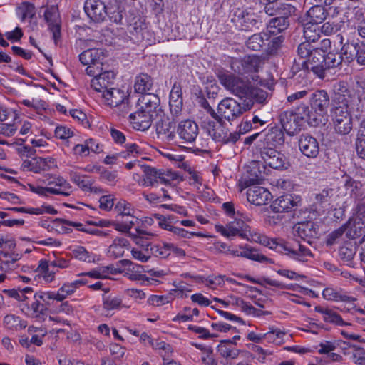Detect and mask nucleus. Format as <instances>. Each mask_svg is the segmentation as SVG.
Instances as JSON below:
<instances>
[{"mask_svg": "<svg viewBox=\"0 0 365 365\" xmlns=\"http://www.w3.org/2000/svg\"><path fill=\"white\" fill-rule=\"evenodd\" d=\"M361 89L359 83L355 86H349L344 81L336 83L332 97L333 107L339 106L350 110L357 101H361Z\"/></svg>", "mask_w": 365, "mask_h": 365, "instance_id": "1", "label": "nucleus"}, {"mask_svg": "<svg viewBox=\"0 0 365 365\" xmlns=\"http://www.w3.org/2000/svg\"><path fill=\"white\" fill-rule=\"evenodd\" d=\"M84 10L93 21H103L106 17L115 23H120L123 19L121 11L116 6H106L103 0H86Z\"/></svg>", "mask_w": 365, "mask_h": 365, "instance_id": "2", "label": "nucleus"}, {"mask_svg": "<svg viewBox=\"0 0 365 365\" xmlns=\"http://www.w3.org/2000/svg\"><path fill=\"white\" fill-rule=\"evenodd\" d=\"M29 187L33 192L43 197L50 195L68 197L73 190L72 185L66 178L57 175H51L48 178L46 187L29 184Z\"/></svg>", "mask_w": 365, "mask_h": 365, "instance_id": "3", "label": "nucleus"}, {"mask_svg": "<svg viewBox=\"0 0 365 365\" xmlns=\"http://www.w3.org/2000/svg\"><path fill=\"white\" fill-rule=\"evenodd\" d=\"M250 109L251 105H249V103L241 106L234 98H225L217 106L216 120H222V119L228 121L233 120L242 115L244 112Z\"/></svg>", "mask_w": 365, "mask_h": 365, "instance_id": "4", "label": "nucleus"}, {"mask_svg": "<svg viewBox=\"0 0 365 365\" xmlns=\"http://www.w3.org/2000/svg\"><path fill=\"white\" fill-rule=\"evenodd\" d=\"M102 98L105 104L115 108V112L124 115L130 110L129 96L127 92L119 88H110L103 91Z\"/></svg>", "mask_w": 365, "mask_h": 365, "instance_id": "5", "label": "nucleus"}, {"mask_svg": "<svg viewBox=\"0 0 365 365\" xmlns=\"http://www.w3.org/2000/svg\"><path fill=\"white\" fill-rule=\"evenodd\" d=\"M217 77L225 88L235 96L242 99L247 96L249 85L242 78L226 71H219Z\"/></svg>", "mask_w": 365, "mask_h": 365, "instance_id": "6", "label": "nucleus"}, {"mask_svg": "<svg viewBox=\"0 0 365 365\" xmlns=\"http://www.w3.org/2000/svg\"><path fill=\"white\" fill-rule=\"evenodd\" d=\"M331 116L336 133L347 135L352 130L353 122L350 110L339 106L332 107Z\"/></svg>", "mask_w": 365, "mask_h": 365, "instance_id": "7", "label": "nucleus"}, {"mask_svg": "<svg viewBox=\"0 0 365 365\" xmlns=\"http://www.w3.org/2000/svg\"><path fill=\"white\" fill-rule=\"evenodd\" d=\"M279 249L280 253L299 262H308L310 258L313 257L311 250L296 240H284L282 245H279Z\"/></svg>", "mask_w": 365, "mask_h": 365, "instance_id": "8", "label": "nucleus"}, {"mask_svg": "<svg viewBox=\"0 0 365 365\" xmlns=\"http://www.w3.org/2000/svg\"><path fill=\"white\" fill-rule=\"evenodd\" d=\"M260 58L256 55H247L240 58H232L230 61L232 70L238 74L244 75L257 72Z\"/></svg>", "mask_w": 365, "mask_h": 365, "instance_id": "9", "label": "nucleus"}, {"mask_svg": "<svg viewBox=\"0 0 365 365\" xmlns=\"http://www.w3.org/2000/svg\"><path fill=\"white\" fill-rule=\"evenodd\" d=\"M215 229L217 232L227 238L240 236L242 239L249 240L250 237L249 226L241 220L230 222L226 226L216 225Z\"/></svg>", "mask_w": 365, "mask_h": 365, "instance_id": "10", "label": "nucleus"}, {"mask_svg": "<svg viewBox=\"0 0 365 365\" xmlns=\"http://www.w3.org/2000/svg\"><path fill=\"white\" fill-rule=\"evenodd\" d=\"M143 175L142 180L138 181L141 186L149 187L155 186L157 183H169L170 181V175L162 170H157L150 166H142Z\"/></svg>", "mask_w": 365, "mask_h": 365, "instance_id": "11", "label": "nucleus"}, {"mask_svg": "<svg viewBox=\"0 0 365 365\" xmlns=\"http://www.w3.org/2000/svg\"><path fill=\"white\" fill-rule=\"evenodd\" d=\"M233 21L244 31L259 29L262 26V19L252 11L244 9H237L235 13Z\"/></svg>", "mask_w": 365, "mask_h": 365, "instance_id": "12", "label": "nucleus"}, {"mask_svg": "<svg viewBox=\"0 0 365 365\" xmlns=\"http://www.w3.org/2000/svg\"><path fill=\"white\" fill-rule=\"evenodd\" d=\"M178 143H192L195 141L198 134L199 128L197 124L191 120L180 121L176 127Z\"/></svg>", "mask_w": 365, "mask_h": 365, "instance_id": "13", "label": "nucleus"}, {"mask_svg": "<svg viewBox=\"0 0 365 365\" xmlns=\"http://www.w3.org/2000/svg\"><path fill=\"white\" fill-rule=\"evenodd\" d=\"M128 31L130 34L131 40L135 43L148 40L149 31L148 26L144 19L140 16L133 18L131 22L128 25Z\"/></svg>", "mask_w": 365, "mask_h": 365, "instance_id": "14", "label": "nucleus"}, {"mask_svg": "<svg viewBox=\"0 0 365 365\" xmlns=\"http://www.w3.org/2000/svg\"><path fill=\"white\" fill-rule=\"evenodd\" d=\"M310 104L312 110H314L313 113L317 114L318 118L322 120L323 116L327 114L329 104L327 93L324 90L315 91L312 94Z\"/></svg>", "mask_w": 365, "mask_h": 365, "instance_id": "15", "label": "nucleus"}, {"mask_svg": "<svg viewBox=\"0 0 365 365\" xmlns=\"http://www.w3.org/2000/svg\"><path fill=\"white\" fill-rule=\"evenodd\" d=\"M44 19L49 29L53 33V37L56 41L61 34V19L58 6L51 5L47 6L44 11Z\"/></svg>", "mask_w": 365, "mask_h": 365, "instance_id": "16", "label": "nucleus"}, {"mask_svg": "<svg viewBox=\"0 0 365 365\" xmlns=\"http://www.w3.org/2000/svg\"><path fill=\"white\" fill-rule=\"evenodd\" d=\"M301 198L297 195H285L277 197L271 205L272 210L275 213L289 212L299 206Z\"/></svg>", "mask_w": 365, "mask_h": 365, "instance_id": "17", "label": "nucleus"}, {"mask_svg": "<svg viewBox=\"0 0 365 365\" xmlns=\"http://www.w3.org/2000/svg\"><path fill=\"white\" fill-rule=\"evenodd\" d=\"M302 67L307 71H312L318 77L324 78L323 51L322 49L315 50L307 60L299 62Z\"/></svg>", "mask_w": 365, "mask_h": 365, "instance_id": "18", "label": "nucleus"}, {"mask_svg": "<svg viewBox=\"0 0 365 365\" xmlns=\"http://www.w3.org/2000/svg\"><path fill=\"white\" fill-rule=\"evenodd\" d=\"M247 187V198L253 205L257 206L265 205L272 197L271 192L264 187L255 186V185Z\"/></svg>", "mask_w": 365, "mask_h": 365, "instance_id": "19", "label": "nucleus"}, {"mask_svg": "<svg viewBox=\"0 0 365 365\" xmlns=\"http://www.w3.org/2000/svg\"><path fill=\"white\" fill-rule=\"evenodd\" d=\"M298 145L302 153L307 158H314L319 153L318 140L310 135H302L299 137Z\"/></svg>", "mask_w": 365, "mask_h": 365, "instance_id": "20", "label": "nucleus"}, {"mask_svg": "<svg viewBox=\"0 0 365 365\" xmlns=\"http://www.w3.org/2000/svg\"><path fill=\"white\" fill-rule=\"evenodd\" d=\"M123 265L126 267L124 269V275L132 281H141L143 284H149V278L144 274L145 272L143 266L135 264L130 260L124 259Z\"/></svg>", "mask_w": 365, "mask_h": 365, "instance_id": "21", "label": "nucleus"}, {"mask_svg": "<svg viewBox=\"0 0 365 365\" xmlns=\"http://www.w3.org/2000/svg\"><path fill=\"white\" fill-rule=\"evenodd\" d=\"M261 157L264 163L274 169L285 168L284 156L271 147L264 148L261 150Z\"/></svg>", "mask_w": 365, "mask_h": 365, "instance_id": "22", "label": "nucleus"}, {"mask_svg": "<svg viewBox=\"0 0 365 365\" xmlns=\"http://www.w3.org/2000/svg\"><path fill=\"white\" fill-rule=\"evenodd\" d=\"M53 165L54 160L53 158H34L24 160L21 164V168L24 170L40 173L51 169Z\"/></svg>", "mask_w": 365, "mask_h": 365, "instance_id": "23", "label": "nucleus"}, {"mask_svg": "<svg viewBox=\"0 0 365 365\" xmlns=\"http://www.w3.org/2000/svg\"><path fill=\"white\" fill-rule=\"evenodd\" d=\"M130 122L133 128L138 130H147L152 125L153 115L145 113L138 108L137 110L130 115Z\"/></svg>", "mask_w": 365, "mask_h": 365, "instance_id": "24", "label": "nucleus"}, {"mask_svg": "<svg viewBox=\"0 0 365 365\" xmlns=\"http://www.w3.org/2000/svg\"><path fill=\"white\" fill-rule=\"evenodd\" d=\"M299 117H296L294 110H285L280 113L279 120L283 129L289 135H294L300 130L298 121Z\"/></svg>", "mask_w": 365, "mask_h": 365, "instance_id": "25", "label": "nucleus"}, {"mask_svg": "<svg viewBox=\"0 0 365 365\" xmlns=\"http://www.w3.org/2000/svg\"><path fill=\"white\" fill-rule=\"evenodd\" d=\"M56 272L57 270L53 269L49 261L41 259L36 269L35 279L38 282L51 283L54 280Z\"/></svg>", "mask_w": 365, "mask_h": 365, "instance_id": "26", "label": "nucleus"}, {"mask_svg": "<svg viewBox=\"0 0 365 365\" xmlns=\"http://www.w3.org/2000/svg\"><path fill=\"white\" fill-rule=\"evenodd\" d=\"M160 104V98L153 93H148L141 96L137 103V107L144 113L151 114L156 112Z\"/></svg>", "mask_w": 365, "mask_h": 365, "instance_id": "27", "label": "nucleus"}, {"mask_svg": "<svg viewBox=\"0 0 365 365\" xmlns=\"http://www.w3.org/2000/svg\"><path fill=\"white\" fill-rule=\"evenodd\" d=\"M115 78V73L111 71H106L101 73L91 81V86L94 91L103 93L113 83Z\"/></svg>", "mask_w": 365, "mask_h": 365, "instance_id": "28", "label": "nucleus"}, {"mask_svg": "<svg viewBox=\"0 0 365 365\" xmlns=\"http://www.w3.org/2000/svg\"><path fill=\"white\" fill-rule=\"evenodd\" d=\"M327 15V11L324 7L321 5H315L311 7L304 16H302L301 21L317 25L322 23L326 19Z\"/></svg>", "mask_w": 365, "mask_h": 365, "instance_id": "29", "label": "nucleus"}, {"mask_svg": "<svg viewBox=\"0 0 365 365\" xmlns=\"http://www.w3.org/2000/svg\"><path fill=\"white\" fill-rule=\"evenodd\" d=\"M158 137L161 140L170 143H178L176 128L171 122H162L157 125Z\"/></svg>", "mask_w": 365, "mask_h": 365, "instance_id": "30", "label": "nucleus"}, {"mask_svg": "<svg viewBox=\"0 0 365 365\" xmlns=\"http://www.w3.org/2000/svg\"><path fill=\"white\" fill-rule=\"evenodd\" d=\"M296 117H299V124L300 126L304 123H307L311 126H317L322 123V120L318 118L317 114H314L312 111L309 110V108L305 105L301 106L294 111Z\"/></svg>", "mask_w": 365, "mask_h": 365, "instance_id": "31", "label": "nucleus"}, {"mask_svg": "<svg viewBox=\"0 0 365 365\" xmlns=\"http://www.w3.org/2000/svg\"><path fill=\"white\" fill-rule=\"evenodd\" d=\"M314 310L322 315L323 320L327 323L334 324L337 326L351 325L350 323L345 322L341 317L331 309L322 306H316Z\"/></svg>", "mask_w": 365, "mask_h": 365, "instance_id": "32", "label": "nucleus"}, {"mask_svg": "<svg viewBox=\"0 0 365 365\" xmlns=\"http://www.w3.org/2000/svg\"><path fill=\"white\" fill-rule=\"evenodd\" d=\"M182 88L180 84L175 83L170 93L169 105L171 113L178 115L182 108Z\"/></svg>", "mask_w": 365, "mask_h": 365, "instance_id": "33", "label": "nucleus"}, {"mask_svg": "<svg viewBox=\"0 0 365 365\" xmlns=\"http://www.w3.org/2000/svg\"><path fill=\"white\" fill-rule=\"evenodd\" d=\"M261 164L257 161H252L250 163L249 166L250 175L248 178L245 180V183L247 187L250 185H254L255 184H259L262 180L264 178V173L265 168L264 165H262V170L260 169Z\"/></svg>", "mask_w": 365, "mask_h": 365, "instance_id": "34", "label": "nucleus"}, {"mask_svg": "<svg viewBox=\"0 0 365 365\" xmlns=\"http://www.w3.org/2000/svg\"><path fill=\"white\" fill-rule=\"evenodd\" d=\"M322 296L326 300L337 302H350L354 301V298L346 294L342 289L333 287H328L324 289Z\"/></svg>", "mask_w": 365, "mask_h": 365, "instance_id": "35", "label": "nucleus"}, {"mask_svg": "<svg viewBox=\"0 0 365 365\" xmlns=\"http://www.w3.org/2000/svg\"><path fill=\"white\" fill-rule=\"evenodd\" d=\"M345 225L348 237L354 239L365 235V222L361 217H356L353 220H350Z\"/></svg>", "mask_w": 365, "mask_h": 365, "instance_id": "36", "label": "nucleus"}, {"mask_svg": "<svg viewBox=\"0 0 365 365\" xmlns=\"http://www.w3.org/2000/svg\"><path fill=\"white\" fill-rule=\"evenodd\" d=\"M298 235L309 242V240L317 237V227L315 223L311 221L300 222L297 229Z\"/></svg>", "mask_w": 365, "mask_h": 365, "instance_id": "37", "label": "nucleus"}, {"mask_svg": "<svg viewBox=\"0 0 365 365\" xmlns=\"http://www.w3.org/2000/svg\"><path fill=\"white\" fill-rule=\"evenodd\" d=\"M217 121V123H210L208 124V134L214 140L223 143L227 140L226 138L228 130L222 125V120Z\"/></svg>", "mask_w": 365, "mask_h": 365, "instance_id": "38", "label": "nucleus"}, {"mask_svg": "<svg viewBox=\"0 0 365 365\" xmlns=\"http://www.w3.org/2000/svg\"><path fill=\"white\" fill-rule=\"evenodd\" d=\"M295 11L294 6L291 4H281L278 3H269L265 4L264 12L269 16L291 15Z\"/></svg>", "mask_w": 365, "mask_h": 365, "instance_id": "39", "label": "nucleus"}, {"mask_svg": "<svg viewBox=\"0 0 365 365\" xmlns=\"http://www.w3.org/2000/svg\"><path fill=\"white\" fill-rule=\"evenodd\" d=\"M288 16L289 15H282L281 16L270 19L267 25V32L269 34L277 35L285 30L289 25L287 21Z\"/></svg>", "mask_w": 365, "mask_h": 365, "instance_id": "40", "label": "nucleus"}, {"mask_svg": "<svg viewBox=\"0 0 365 365\" xmlns=\"http://www.w3.org/2000/svg\"><path fill=\"white\" fill-rule=\"evenodd\" d=\"M129 242L123 237H117L113 240L108 247V255L113 258H118L123 255L125 250L128 249Z\"/></svg>", "mask_w": 365, "mask_h": 365, "instance_id": "41", "label": "nucleus"}, {"mask_svg": "<svg viewBox=\"0 0 365 365\" xmlns=\"http://www.w3.org/2000/svg\"><path fill=\"white\" fill-rule=\"evenodd\" d=\"M153 86V81L149 75L140 73L136 77L134 88L137 93H142L143 95L148 93L150 91H152Z\"/></svg>", "mask_w": 365, "mask_h": 365, "instance_id": "42", "label": "nucleus"}, {"mask_svg": "<svg viewBox=\"0 0 365 365\" xmlns=\"http://www.w3.org/2000/svg\"><path fill=\"white\" fill-rule=\"evenodd\" d=\"M247 96L244 97L245 100H249L247 103L252 106L254 103L264 104L267 102L268 93L267 91L255 87H250L249 86L247 91Z\"/></svg>", "mask_w": 365, "mask_h": 365, "instance_id": "43", "label": "nucleus"}, {"mask_svg": "<svg viewBox=\"0 0 365 365\" xmlns=\"http://www.w3.org/2000/svg\"><path fill=\"white\" fill-rule=\"evenodd\" d=\"M345 16L348 24L354 28L365 21V8L355 6L347 11Z\"/></svg>", "mask_w": 365, "mask_h": 365, "instance_id": "44", "label": "nucleus"}, {"mask_svg": "<svg viewBox=\"0 0 365 365\" xmlns=\"http://www.w3.org/2000/svg\"><path fill=\"white\" fill-rule=\"evenodd\" d=\"M230 341H222L217 346L219 354L227 361H232L238 357L240 350L230 344Z\"/></svg>", "mask_w": 365, "mask_h": 365, "instance_id": "45", "label": "nucleus"}, {"mask_svg": "<svg viewBox=\"0 0 365 365\" xmlns=\"http://www.w3.org/2000/svg\"><path fill=\"white\" fill-rule=\"evenodd\" d=\"M360 43L346 41L343 44L340 54L344 61L351 63L356 58Z\"/></svg>", "mask_w": 365, "mask_h": 365, "instance_id": "46", "label": "nucleus"}, {"mask_svg": "<svg viewBox=\"0 0 365 365\" xmlns=\"http://www.w3.org/2000/svg\"><path fill=\"white\" fill-rule=\"evenodd\" d=\"M3 257L6 259H1L0 262V269L4 273H9L12 271H16L19 268V264L16 262L20 259L18 254L9 255V253H2Z\"/></svg>", "mask_w": 365, "mask_h": 365, "instance_id": "47", "label": "nucleus"}, {"mask_svg": "<svg viewBox=\"0 0 365 365\" xmlns=\"http://www.w3.org/2000/svg\"><path fill=\"white\" fill-rule=\"evenodd\" d=\"M26 314L32 318L42 321L45 319L46 316V309L43 303L38 299H34V302L31 305L27 306Z\"/></svg>", "mask_w": 365, "mask_h": 365, "instance_id": "48", "label": "nucleus"}, {"mask_svg": "<svg viewBox=\"0 0 365 365\" xmlns=\"http://www.w3.org/2000/svg\"><path fill=\"white\" fill-rule=\"evenodd\" d=\"M264 141L268 146L281 145L284 142V133L279 128H272L266 134Z\"/></svg>", "mask_w": 365, "mask_h": 365, "instance_id": "49", "label": "nucleus"}, {"mask_svg": "<svg viewBox=\"0 0 365 365\" xmlns=\"http://www.w3.org/2000/svg\"><path fill=\"white\" fill-rule=\"evenodd\" d=\"M240 257L256 261L258 262H267L269 259L264 255L259 253L257 250L246 245L245 247L240 246Z\"/></svg>", "mask_w": 365, "mask_h": 365, "instance_id": "50", "label": "nucleus"}, {"mask_svg": "<svg viewBox=\"0 0 365 365\" xmlns=\"http://www.w3.org/2000/svg\"><path fill=\"white\" fill-rule=\"evenodd\" d=\"M356 150L357 155L365 159V119L360 123L356 140Z\"/></svg>", "mask_w": 365, "mask_h": 365, "instance_id": "51", "label": "nucleus"}, {"mask_svg": "<svg viewBox=\"0 0 365 365\" xmlns=\"http://www.w3.org/2000/svg\"><path fill=\"white\" fill-rule=\"evenodd\" d=\"M343 59L341 54L329 52L326 56L323 53V68L324 75L325 71L334 68L341 64Z\"/></svg>", "mask_w": 365, "mask_h": 365, "instance_id": "52", "label": "nucleus"}, {"mask_svg": "<svg viewBox=\"0 0 365 365\" xmlns=\"http://www.w3.org/2000/svg\"><path fill=\"white\" fill-rule=\"evenodd\" d=\"M149 246H150V256L153 255L156 257L165 259L170 255L171 243L163 242V244L149 245Z\"/></svg>", "mask_w": 365, "mask_h": 365, "instance_id": "53", "label": "nucleus"}, {"mask_svg": "<svg viewBox=\"0 0 365 365\" xmlns=\"http://www.w3.org/2000/svg\"><path fill=\"white\" fill-rule=\"evenodd\" d=\"M302 23L304 25V36L306 38V42H310L312 44L315 43L319 38L317 25L308 22Z\"/></svg>", "mask_w": 365, "mask_h": 365, "instance_id": "54", "label": "nucleus"}, {"mask_svg": "<svg viewBox=\"0 0 365 365\" xmlns=\"http://www.w3.org/2000/svg\"><path fill=\"white\" fill-rule=\"evenodd\" d=\"M115 209L119 213V215L122 216H128L133 220H138V218L135 217L133 215L135 213V209L132 206V205L127 202L125 200H119L115 207Z\"/></svg>", "mask_w": 365, "mask_h": 365, "instance_id": "55", "label": "nucleus"}, {"mask_svg": "<svg viewBox=\"0 0 365 365\" xmlns=\"http://www.w3.org/2000/svg\"><path fill=\"white\" fill-rule=\"evenodd\" d=\"M265 40H268L267 33L255 34L248 38L247 46L253 51H258L262 48Z\"/></svg>", "mask_w": 365, "mask_h": 365, "instance_id": "56", "label": "nucleus"}, {"mask_svg": "<svg viewBox=\"0 0 365 365\" xmlns=\"http://www.w3.org/2000/svg\"><path fill=\"white\" fill-rule=\"evenodd\" d=\"M6 292L9 297H13L19 301L24 302L29 298V296L32 295L33 289L30 287H26L22 289H12L9 290H5Z\"/></svg>", "mask_w": 365, "mask_h": 365, "instance_id": "57", "label": "nucleus"}, {"mask_svg": "<svg viewBox=\"0 0 365 365\" xmlns=\"http://www.w3.org/2000/svg\"><path fill=\"white\" fill-rule=\"evenodd\" d=\"M4 326L11 330H18L26 327V322L22 321L19 317L14 314H8L4 318Z\"/></svg>", "mask_w": 365, "mask_h": 365, "instance_id": "58", "label": "nucleus"}, {"mask_svg": "<svg viewBox=\"0 0 365 365\" xmlns=\"http://www.w3.org/2000/svg\"><path fill=\"white\" fill-rule=\"evenodd\" d=\"M72 255L74 258L86 262H93L96 259V255L82 246L74 247L72 250Z\"/></svg>", "mask_w": 365, "mask_h": 365, "instance_id": "59", "label": "nucleus"}, {"mask_svg": "<svg viewBox=\"0 0 365 365\" xmlns=\"http://www.w3.org/2000/svg\"><path fill=\"white\" fill-rule=\"evenodd\" d=\"M103 307L107 311L120 309L122 307V299L115 295H103Z\"/></svg>", "mask_w": 365, "mask_h": 365, "instance_id": "60", "label": "nucleus"}, {"mask_svg": "<svg viewBox=\"0 0 365 365\" xmlns=\"http://www.w3.org/2000/svg\"><path fill=\"white\" fill-rule=\"evenodd\" d=\"M150 345L155 350L160 351V354L164 361L170 356V354L172 352L170 345L163 341L150 340Z\"/></svg>", "mask_w": 365, "mask_h": 365, "instance_id": "61", "label": "nucleus"}, {"mask_svg": "<svg viewBox=\"0 0 365 365\" xmlns=\"http://www.w3.org/2000/svg\"><path fill=\"white\" fill-rule=\"evenodd\" d=\"M285 333L279 329L270 328V330L264 334V340L269 343L279 344L283 342Z\"/></svg>", "mask_w": 365, "mask_h": 365, "instance_id": "62", "label": "nucleus"}, {"mask_svg": "<svg viewBox=\"0 0 365 365\" xmlns=\"http://www.w3.org/2000/svg\"><path fill=\"white\" fill-rule=\"evenodd\" d=\"M319 49L318 47L311 43L310 42H303L298 46L297 53L298 56L303 60H307L315 50Z\"/></svg>", "mask_w": 365, "mask_h": 365, "instance_id": "63", "label": "nucleus"}, {"mask_svg": "<svg viewBox=\"0 0 365 365\" xmlns=\"http://www.w3.org/2000/svg\"><path fill=\"white\" fill-rule=\"evenodd\" d=\"M356 252L355 245L351 244H347L342 246L339 251V255L341 259L344 262L349 263L353 259Z\"/></svg>", "mask_w": 365, "mask_h": 365, "instance_id": "64", "label": "nucleus"}]
</instances>
